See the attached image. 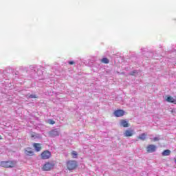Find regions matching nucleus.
Here are the masks:
<instances>
[{
  "mask_svg": "<svg viewBox=\"0 0 176 176\" xmlns=\"http://www.w3.org/2000/svg\"><path fill=\"white\" fill-rule=\"evenodd\" d=\"M33 146L36 152H41V151L42 150V146L39 143H34L33 144Z\"/></svg>",
  "mask_w": 176,
  "mask_h": 176,
  "instance_id": "10",
  "label": "nucleus"
},
{
  "mask_svg": "<svg viewBox=\"0 0 176 176\" xmlns=\"http://www.w3.org/2000/svg\"><path fill=\"white\" fill-rule=\"evenodd\" d=\"M131 75H134V72L132 74H131Z\"/></svg>",
  "mask_w": 176,
  "mask_h": 176,
  "instance_id": "22",
  "label": "nucleus"
},
{
  "mask_svg": "<svg viewBox=\"0 0 176 176\" xmlns=\"http://www.w3.org/2000/svg\"><path fill=\"white\" fill-rule=\"evenodd\" d=\"M166 101L167 102H170L171 104H176V99L171 96H167Z\"/></svg>",
  "mask_w": 176,
  "mask_h": 176,
  "instance_id": "12",
  "label": "nucleus"
},
{
  "mask_svg": "<svg viewBox=\"0 0 176 176\" xmlns=\"http://www.w3.org/2000/svg\"><path fill=\"white\" fill-rule=\"evenodd\" d=\"M50 137H57L60 135L57 129H54L49 133Z\"/></svg>",
  "mask_w": 176,
  "mask_h": 176,
  "instance_id": "8",
  "label": "nucleus"
},
{
  "mask_svg": "<svg viewBox=\"0 0 176 176\" xmlns=\"http://www.w3.org/2000/svg\"><path fill=\"white\" fill-rule=\"evenodd\" d=\"M147 153H153L156 151V146L153 144H149L146 147Z\"/></svg>",
  "mask_w": 176,
  "mask_h": 176,
  "instance_id": "5",
  "label": "nucleus"
},
{
  "mask_svg": "<svg viewBox=\"0 0 176 176\" xmlns=\"http://www.w3.org/2000/svg\"><path fill=\"white\" fill-rule=\"evenodd\" d=\"M116 118H122V116H124V111L122 109L116 110L113 113Z\"/></svg>",
  "mask_w": 176,
  "mask_h": 176,
  "instance_id": "6",
  "label": "nucleus"
},
{
  "mask_svg": "<svg viewBox=\"0 0 176 176\" xmlns=\"http://www.w3.org/2000/svg\"><path fill=\"white\" fill-rule=\"evenodd\" d=\"M25 153L27 155V156H34V151H32V148L28 147L25 150Z\"/></svg>",
  "mask_w": 176,
  "mask_h": 176,
  "instance_id": "9",
  "label": "nucleus"
},
{
  "mask_svg": "<svg viewBox=\"0 0 176 176\" xmlns=\"http://www.w3.org/2000/svg\"><path fill=\"white\" fill-rule=\"evenodd\" d=\"M30 98H38V96H36V95H30Z\"/></svg>",
  "mask_w": 176,
  "mask_h": 176,
  "instance_id": "19",
  "label": "nucleus"
},
{
  "mask_svg": "<svg viewBox=\"0 0 176 176\" xmlns=\"http://www.w3.org/2000/svg\"><path fill=\"white\" fill-rule=\"evenodd\" d=\"M72 156L73 157V159H76L78 157V153H76V151H73L72 152Z\"/></svg>",
  "mask_w": 176,
  "mask_h": 176,
  "instance_id": "15",
  "label": "nucleus"
},
{
  "mask_svg": "<svg viewBox=\"0 0 176 176\" xmlns=\"http://www.w3.org/2000/svg\"><path fill=\"white\" fill-rule=\"evenodd\" d=\"M0 167L3 168H13L16 167V162L8 160V161H1L0 162Z\"/></svg>",
  "mask_w": 176,
  "mask_h": 176,
  "instance_id": "1",
  "label": "nucleus"
},
{
  "mask_svg": "<svg viewBox=\"0 0 176 176\" xmlns=\"http://www.w3.org/2000/svg\"><path fill=\"white\" fill-rule=\"evenodd\" d=\"M54 166H56V164H54V162H46L43 166H42L43 171H52L53 168H54Z\"/></svg>",
  "mask_w": 176,
  "mask_h": 176,
  "instance_id": "3",
  "label": "nucleus"
},
{
  "mask_svg": "<svg viewBox=\"0 0 176 176\" xmlns=\"http://www.w3.org/2000/svg\"><path fill=\"white\" fill-rule=\"evenodd\" d=\"M69 64L70 65H74V64H75V62H74V61H69Z\"/></svg>",
  "mask_w": 176,
  "mask_h": 176,
  "instance_id": "21",
  "label": "nucleus"
},
{
  "mask_svg": "<svg viewBox=\"0 0 176 176\" xmlns=\"http://www.w3.org/2000/svg\"><path fill=\"white\" fill-rule=\"evenodd\" d=\"M102 63H103L104 64H109V59L107 58H103L102 59Z\"/></svg>",
  "mask_w": 176,
  "mask_h": 176,
  "instance_id": "16",
  "label": "nucleus"
},
{
  "mask_svg": "<svg viewBox=\"0 0 176 176\" xmlns=\"http://www.w3.org/2000/svg\"><path fill=\"white\" fill-rule=\"evenodd\" d=\"M48 123L50 124H54L56 123V122L52 119H50V120H48Z\"/></svg>",
  "mask_w": 176,
  "mask_h": 176,
  "instance_id": "18",
  "label": "nucleus"
},
{
  "mask_svg": "<svg viewBox=\"0 0 176 176\" xmlns=\"http://www.w3.org/2000/svg\"><path fill=\"white\" fill-rule=\"evenodd\" d=\"M124 137H133L134 135V130L126 129L124 133Z\"/></svg>",
  "mask_w": 176,
  "mask_h": 176,
  "instance_id": "7",
  "label": "nucleus"
},
{
  "mask_svg": "<svg viewBox=\"0 0 176 176\" xmlns=\"http://www.w3.org/2000/svg\"><path fill=\"white\" fill-rule=\"evenodd\" d=\"M160 140V138H153L154 142L159 141Z\"/></svg>",
  "mask_w": 176,
  "mask_h": 176,
  "instance_id": "20",
  "label": "nucleus"
},
{
  "mask_svg": "<svg viewBox=\"0 0 176 176\" xmlns=\"http://www.w3.org/2000/svg\"><path fill=\"white\" fill-rule=\"evenodd\" d=\"M0 140H2L1 136L0 135Z\"/></svg>",
  "mask_w": 176,
  "mask_h": 176,
  "instance_id": "23",
  "label": "nucleus"
},
{
  "mask_svg": "<svg viewBox=\"0 0 176 176\" xmlns=\"http://www.w3.org/2000/svg\"><path fill=\"white\" fill-rule=\"evenodd\" d=\"M30 137L31 138H36V133H35L34 132H31Z\"/></svg>",
  "mask_w": 176,
  "mask_h": 176,
  "instance_id": "17",
  "label": "nucleus"
},
{
  "mask_svg": "<svg viewBox=\"0 0 176 176\" xmlns=\"http://www.w3.org/2000/svg\"><path fill=\"white\" fill-rule=\"evenodd\" d=\"M78 162L76 160H68L66 162V167L69 171L76 170V168H78Z\"/></svg>",
  "mask_w": 176,
  "mask_h": 176,
  "instance_id": "2",
  "label": "nucleus"
},
{
  "mask_svg": "<svg viewBox=\"0 0 176 176\" xmlns=\"http://www.w3.org/2000/svg\"><path fill=\"white\" fill-rule=\"evenodd\" d=\"M138 139L141 140L142 141H145V140H146V133H142L138 136Z\"/></svg>",
  "mask_w": 176,
  "mask_h": 176,
  "instance_id": "13",
  "label": "nucleus"
},
{
  "mask_svg": "<svg viewBox=\"0 0 176 176\" xmlns=\"http://www.w3.org/2000/svg\"><path fill=\"white\" fill-rule=\"evenodd\" d=\"M41 157L43 160L50 159V157H52V153L49 151H44L43 153H41Z\"/></svg>",
  "mask_w": 176,
  "mask_h": 176,
  "instance_id": "4",
  "label": "nucleus"
},
{
  "mask_svg": "<svg viewBox=\"0 0 176 176\" xmlns=\"http://www.w3.org/2000/svg\"><path fill=\"white\" fill-rule=\"evenodd\" d=\"M171 151L170 150H165L162 152V156H169Z\"/></svg>",
  "mask_w": 176,
  "mask_h": 176,
  "instance_id": "14",
  "label": "nucleus"
},
{
  "mask_svg": "<svg viewBox=\"0 0 176 176\" xmlns=\"http://www.w3.org/2000/svg\"><path fill=\"white\" fill-rule=\"evenodd\" d=\"M120 126H122V127H129L130 125L129 124V122H127V120H121Z\"/></svg>",
  "mask_w": 176,
  "mask_h": 176,
  "instance_id": "11",
  "label": "nucleus"
}]
</instances>
